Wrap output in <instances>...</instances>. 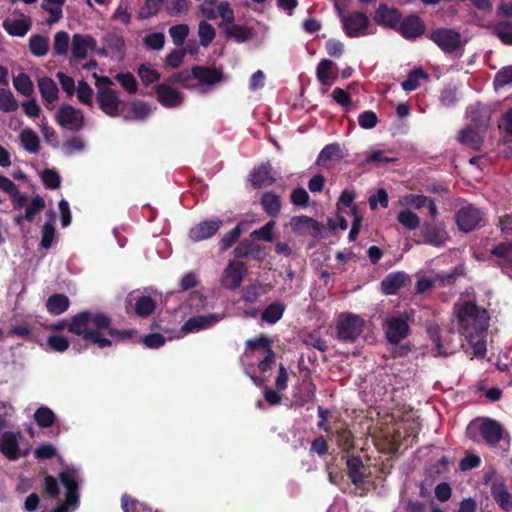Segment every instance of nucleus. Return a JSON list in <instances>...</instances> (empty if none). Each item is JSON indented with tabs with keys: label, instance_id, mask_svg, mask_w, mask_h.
<instances>
[{
	"label": "nucleus",
	"instance_id": "nucleus-1",
	"mask_svg": "<svg viewBox=\"0 0 512 512\" xmlns=\"http://www.w3.org/2000/svg\"><path fill=\"white\" fill-rule=\"evenodd\" d=\"M112 325V319L105 313L84 310L75 314L70 322L59 320L50 326V329L56 332L67 329L68 332L81 336L82 339L96 345L100 349L111 347L115 342H121L129 339L134 334V330H119Z\"/></svg>",
	"mask_w": 512,
	"mask_h": 512
},
{
	"label": "nucleus",
	"instance_id": "nucleus-2",
	"mask_svg": "<svg viewBox=\"0 0 512 512\" xmlns=\"http://www.w3.org/2000/svg\"><path fill=\"white\" fill-rule=\"evenodd\" d=\"M475 426L485 444L491 447L497 446L504 438L505 429L503 426L497 420L485 417L479 419L478 424L471 422L467 427L466 434L474 442L479 441L476 433L473 432Z\"/></svg>",
	"mask_w": 512,
	"mask_h": 512
},
{
	"label": "nucleus",
	"instance_id": "nucleus-3",
	"mask_svg": "<svg viewBox=\"0 0 512 512\" xmlns=\"http://www.w3.org/2000/svg\"><path fill=\"white\" fill-rule=\"evenodd\" d=\"M58 477L66 490L65 501L59 503L51 512H68L69 508H76L79 504L78 471L75 468H66L59 473Z\"/></svg>",
	"mask_w": 512,
	"mask_h": 512
},
{
	"label": "nucleus",
	"instance_id": "nucleus-4",
	"mask_svg": "<svg viewBox=\"0 0 512 512\" xmlns=\"http://www.w3.org/2000/svg\"><path fill=\"white\" fill-rule=\"evenodd\" d=\"M427 37L445 54H454L462 47L461 34L451 28H436Z\"/></svg>",
	"mask_w": 512,
	"mask_h": 512
},
{
	"label": "nucleus",
	"instance_id": "nucleus-5",
	"mask_svg": "<svg viewBox=\"0 0 512 512\" xmlns=\"http://www.w3.org/2000/svg\"><path fill=\"white\" fill-rule=\"evenodd\" d=\"M383 330L386 340L393 345L399 344L410 333L408 316L402 314L399 316H388L383 322Z\"/></svg>",
	"mask_w": 512,
	"mask_h": 512
},
{
	"label": "nucleus",
	"instance_id": "nucleus-6",
	"mask_svg": "<svg viewBox=\"0 0 512 512\" xmlns=\"http://www.w3.org/2000/svg\"><path fill=\"white\" fill-rule=\"evenodd\" d=\"M338 339L344 342H354L364 329V321L358 315L341 316L337 326Z\"/></svg>",
	"mask_w": 512,
	"mask_h": 512
},
{
	"label": "nucleus",
	"instance_id": "nucleus-7",
	"mask_svg": "<svg viewBox=\"0 0 512 512\" xmlns=\"http://www.w3.org/2000/svg\"><path fill=\"white\" fill-rule=\"evenodd\" d=\"M484 213L476 206L469 204L456 213V223L460 231L471 232L481 227Z\"/></svg>",
	"mask_w": 512,
	"mask_h": 512
},
{
	"label": "nucleus",
	"instance_id": "nucleus-8",
	"mask_svg": "<svg viewBox=\"0 0 512 512\" xmlns=\"http://www.w3.org/2000/svg\"><path fill=\"white\" fill-rule=\"evenodd\" d=\"M172 85L167 78L164 82L154 86L157 101L166 108L179 107L184 101L183 94Z\"/></svg>",
	"mask_w": 512,
	"mask_h": 512
},
{
	"label": "nucleus",
	"instance_id": "nucleus-9",
	"mask_svg": "<svg viewBox=\"0 0 512 512\" xmlns=\"http://www.w3.org/2000/svg\"><path fill=\"white\" fill-rule=\"evenodd\" d=\"M247 266L241 261H230L225 267L222 277L221 286L228 290H236L241 286Z\"/></svg>",
	"mask_w": 512,
	"mask_h": 512
},
{
	"label": "nucleus",
	"instance_id": "nucleus-10",
	"mask_svg": "<svg viewBox=\"0 0 512 512\" xmlns=\"http://www.w3.org/2000/svg\"><path fill=\"white\" fill-rule=\"evenodd\" d=\"M56 120L59 125L72 131H79L84 126L82 112L69 104H63L59 107Z\"/></svg>",
	"mask_w": 512,
	"mask_h": 512
},
{
	"label": "nucleus",
	"instance_id": "nucleus-11",
	"mask_svg": "<svg viewBox=\"0 0 512 512\" xmlns=\"http://www.w3.org/2000/svg\"><path fill=\"white\" fill-rule=\"evenodd\" d=\"M96 100L99 108L110 117H118L120 115L121 101L117 92L109 87H99Z\"/></svg>",
	"mask_w": 512,
	"mask_h": 512
},
{
	"label": "nucleus",
	"instance_id": "nucleus-12",
	"mask_svg": "<svg viewBox=\"0 0 512 512\" xmlns=\"http://www.w3.org/2000/svg\"><path fill=\"white\" fill-rule=\"evenodd\" d=\"M342 23L345 34L350 38L367 34L369 19L364 13L354 12L344 17Z\"/></svg>",
	"mask_w": 512,
	"mask_h": 512
},
{
	"label": "nucleus",
	"instance_id": "nucleus-13",
	"mask_svg": "<svg viewBox=\"0 0 512 512\" xmlns=\"http://www.w3.org/2000/svg\"><path fill=\"white\" fill-rule=\"evenodd\" d=\"M236 259L250 258L256 261H263L266 257L265 247L255 243L251 239H244L233 250Z\"/></svg>",
	"mask_w": 512,
	"mask_h": 512
},
{
	"label": "nucleus",
	"instance_id": "nucleus-14",
	"mask_svg": "<svg viewBox=\"0 0 512 512\" xmlns=\"http://www.w3.org/2000/svg\"><path fill=\"white\" fill-rule=\"evenodd\" d=\"M0 452L10 461H16L21 456L28 455V450L23 453L20 452L18 434L6 431L0 437Z\"/></svg>",
	"mask_w": 512,
	"mask_h": 512
},
{
	"label": "nucleus",
	"instance_id": "nucleus-15",
	"mask_svg": "<svg viewBox=\"0 0 512 512\" xmlns=\"http://www.w3.org/2000/svg\"><path fill=\"white\" fill-rule=\"evenodd\" d=\"M329 434L342 452L348 453L354 449V435L345 422L334 423L333 430Z\"/></svg>",
	"mask_w": 512,
	"mask_h": 512
},
{
	"label": "nucleus",
	"instance_id": "nucleus-16",
	"mask_svg": "<svg viewBox=\"0 0 512 512\" xmlns=\"http://www.w3.org/2000/svg\"><path fill=\"white\" fill-rule=\"evenodd\" d=\"M223 222L220 219L205 220L189 230V238L193 242H199L213 237L221 228Z\"/></svg>",
	"mask_w": 512,
	"mask_h": 512
},
{
	"label": "nucleus",
	"instance_id": "nucleus-17",
	"mask_svg": "<svg viewBox=\"0 0 512 512\" xmlns=\"http://www.w3.org/2000/svg\"><path fill=\"white\" fill-rule=\"evenodd\" d=\"M400 34L407 40H415L425 33V23L418 15L406 16L399 25Z\"/></svg>",
	"mask_w": 512,
	"mask_h": 512
},
{
	"label": "nucleus",
	"instance_id": "nucleus-18",
	"mask_svg": "<svg viewBox=\"0 0 512 512\" xmlns=\"http://www.w3.org/2000/svg\"><path fill=\"white\" fill-rule=\"evenodd\" d=\"M347 473L351 482L361 487L368 478V467H366L359 456L349 455L346 460Z\"/></svg>",
	"mask_w": 512,
	"mask_h": 512
},
{
	"label": "nucleus",
	"instance_id": "nucleus-19",
	"mask_svg": "<svg viewBox=\"0 0 512 512\" xmlns=\"http://www.w3.org/2000/svg\"><path fill=\"white\" fill-rule=\"evenodd\" d=\"M423 242L434 246H441L448 239V233L442 224L425 222L421 227Z\"/></svg>",
	"mask_w": 512,
	"mask_h": 512
},
{
	"label": "nucleus",
	"instance_id": "nucleus-20",
	"mask_svg": "<svg viewBox=\"0 0 512 512\" xmlns=\"http://www.w3.org/2000/svg\"><path fill=\"white\" fill-rule=\"evenodd\" d=\"M133 304V312L140 318H147L155 312L157 307L156 300L150 296L138 295L135 296L133 293L129 294L127 303Z\"/></svg>",
	"mask_w": 512,
	"mask_h": 512
},
{
	"label": "nucleus",
	"instance_id": "nucleus-21",
	"mask_svg": "<svg viewBox=\"0 0 512 512\" xmlns=\"http://www.w3.org/2000/svg\"><path fill=\"white\" fill-rule=\"evenodd\" d=\"M193 75L200 85L212 86L222 82L224 73L221 68L201 65L193 66Z\"/></svg>",
	"mask_w": 512,
	"mask_h": 512
},
{
	"label": "nucleus",
	"instance_id": "nucleus-22",
	"mask_svg": "<svg viewBox=\"0 0 512 512\" xmlns=\"http://www.w3.org/2000/svg\"><path fill=\"white\" fill-rule=\"evenodd\" d=\"M290 227L298 234H311L317 236L322 229V224L309 216H294L290 220Z\"/></svg>",
	"mask_w": 512,
	"mask_h": 512
},
{
	"label": "nucleus",
	"instance_id": "nucleus-23",
	"mask_svg": "<svg viewBox=\"0 0 512 512\" xmlns=\"http://www.w3.org/2000/svg\"><path fill=\"white\" fill-rule=\"evenodd\" d=\"M410 283V277L405 272H392L386 275L381 283V291L385 295H395L402 287Z\"/></svg>",
	"mask_w": 512,
	"mask_h": 512
},
{
	"label": "nucleus",
	"instance_id": "nucleus-24",
	"mask_svg": "<svg viewBox=\"0 0 512 512\" xmlns=\"http://www.w3.org/2000/svg\"><path fill=\"white\" fill-rule=\"evenodd\" d=\"M96 48V40L91 35L74 34L72 37L71 51L77 60L87 57L89 50Z\"/></svg>",
	"mask_w": 512,
	"mask_h": 512
},
{
	"label": "nucleus",
	"instance_id": "nucleus-25",
	"mask_svg": "<svg viewBox=\"0 0 512 512\" xmlns=\"http://www.w3.org/2000/svg\"><path fill=\"white\" fill-rule=\"evenodd\" d=\"M491 495L498 506L505 512L512 511V494L503 479H496L491 485Z\"/></svg>",
	"mask_w": 512,
	"mask_h": 512
},
{
	"label": "nucleus",
	"instance_id": "nucleus-26",
	"mask_svg": "<svg viewBox=\"0 0 512 512\" xmlns=\"http://www.w3.org/2000/svg\"><path fill=\"white\" fill-rule=\"evenodd\" d=\"M316 385L313 383L310 373L307 372L299 386L294 391L296 403L303 406L312 402L316 396Z\"/></svg>",
	"mask_w": 512,
	"mask_h": 512
},
{
	"label": "nucleus",
	"instance_id": "nucleus-27",
	"mask_svg": "<svg viewBox=\"0 0 512 512\" xmlns=\"http://www.w3.org/2000/svg\"><path fill=\"white\" fill-rule=\"evenodd\" d=\"M401 13L396 8H389L386 4H380L376 13L375 21L388 28H396L401 21Z\"/></svg>",
	"mask_w": 512,
	"mask_h": 512
},
{
	"label": "nucleus",
	"instance_id": "nucleus-28",
	"mask_svg": "<svg viewBox=\"0 0 512 512\" xmlns=\"http://www.w3.org/2000/svg\"><path fill=\"white\" fill-rule=\"evenodd\" d=\"M218 320L219 318L215 314L193 316L184 323L181 330L184 333L198 332L212 327Z\"/></svg>",
	"mask_w": 512,
	"mask_h": 512
},
{
	"label": "nucleus",
	"instance_id": "nucleus-29",
	"mask_svg": "<svg viewBox=\"0 0 512 512\" xmlns=\"http://www.w3.org/2000/svg\"><path fill=\"white\" fill-rule=\"evenodd\" d=\"M273 169L270 164H262L250 173V181L253 188L270 186L275 182Z\"/></svg>",
	"mask_w": 512,
	"mask_h": 512
},
{
	"label": "nucleus",
	"instance_id": "nucleus-30",
	"mask_svg": "<svg viewBox=\"0 0 512 512\" xmlns=\"http://www.w3.org/2000/svg\"><path fill=\"white\" fill-rule=\"evenodd\" d=\"M38 88L45 106L49 109L58 98V87L53 79L42 77L38 80Z\"/></svg>",
	"mask_w": 512,
	"mask_h": 512
},
{
	"label": "nucleus",
	"instance_id": "nucleus-31",
	"mask_svg": "<svg viewBox=\"0 0 512 512\" xmlns=\"http://www.w3.org/2000/svg\"><path fill=\"white\" fill-rule=\"evenodd\" d=\"M2 27L10 36L24 37L31 28V21L29 18L14 20L6 18L2 22Z\"/></svg>",
	"mask_w": 512,
	"mask_h": 512
},
{
	"label": "nucleus",
	"instance_id": "nucleus-32",
	"mask_svg": "<svg viewBox=\"0 0 512 512\" xmlns=\"http://www.w3.org/2000/svg\"><path fill=\"white\" fill-rule=\"evenodd\" d=\"M345 157V153L338 143L326 145L319 153L316 163L319 166H327L330 161H340Z\"/></svg>",
	"mask_w": 512,
	"mask_h": 512
},
{
	"label": "nucleus",
	"instance_id": "nucleus-33",
	"mask_svg": "<svg viewBox=\"0 0 512 512\" xmlns=\"http://www.w3.org/2000/svg\"><path fill=\"white\" fill-rule=\"evenodd\" d=\"M70 300L65 294L55 293L48 297L46 309L51 315H61L69 309Z\"/></svg>",
	"mask_w": 512,
	"mask_h": 512
},
{
	"label": "nucleus",
	"instance_id": "nucleus-34",
	"mask_svg": "<svg viewBox=\"0 0 512 512\" xmlns=\"http://www.w3.org/2000/svg\"><path fill=\"white\" fill-rule=\"evenodd\" d=\"M46 216L48 220L42 226L40 245L42 248L48 249L52 246L55 238V212L48 210Z\"/></svg>",
	"mask_w": 512,
	"mask_h": 512
},
{
	"label": "nucleus",
	"instance_id": "nucleus-35",
	"mask_svg": "<svg viewBox=\"0 0 512 512\" xmlns=\"http://www.w3.org/2000/svg\"><path fill=\"white\" fill-rule=\"evenodd\" d=\"M457 140L462 145L468 146L475 151H479L483 144L482 137L471 127H466L460 130L457 136Z\"/></svg>",
	"mask_w": 512,
	"mask_h": 512
},
{
	"label": "nucleus",
	"instance_id": "nucleus-36",
	"mask_svg": "<svg viewBox=\"0 0 512 512\" xmlns=\"http://www.w3.org/2000/svg\"><path fill=\"white\" fill-rule=\"evenodd\" d=\"M484 317H487V311L485 309H480L475 302L467 301L465 302L460 309L458 310V318L460 321H467L470 319L477 320Z\"/></svg>",
	"mask_w": 512,
	"mask_h": 512
},
{
	"label": "nucleus",
	"instance_id": "nucleus-37",
	"mask_svg": "<svg viewBox=\"0 0 512 512\" xmlns=\"http://www.w3.org/2000/svg\"><path fill=\"white\" fill-rule=\"evenodd\" d=\"M285 310L286 305L284 303L275 301L263 310L261 320L267 324H275L282 318Z\"/></svg>",
	"mask_w": 512,
	"mask_h": 512
},
{
	"label": "nucleus",
	"instance_id": "nucleus-38",
	"mask_svg": "<svg viewBox=\"0 0 512 512\" xmlns=\"http://www.w3.org/2000/svg\"><path fill=\"white\" fill-rule=\"evenodd\" d=\"M261 206L270 217H276L280 213L281 198L274 192H266L261 197Z\"/></svg>",
	"mask_w": 512,
	"mask_h": 512
},
{
	"label": "nucleus",
	"instance_id": "nucleus-39",
	"mask_svg": "<svg viewBox=\"0 0 512 512\" xmlns=\"http://www.w3.org/2000/svg\"><path fill=\"white\" fill-rule=\"evenodd\" d=\"M150 113L151 108L147 103L143 101H134L130 104V111L123 115V118L126 121H143L150 115Z\"/></svg>",
	"mask_w": 512,
	"mask_h": 512
},
{
	"label": "nucleus",
	"instance_id": "nucleus-40",
	"mask_svg": "<svg viewBox=\"0 0 512 512\" xmlns=\"http://www.w3.org/2000/svg\"><path fill=\"white\" fill-rule=\"evenodd\" d=\"M29 50L36 57L45 56L49 51V39L41 34L31 35L29 38Z\"/></svg>",
	"mask_w": 512,
	"mask_h": 512
},
{
	"label": "nucleus",
	"instance_id": "nucleus-41",
	"mask_svg": "<svg viewBox=\"0 0 512 512\" xmlns=\"http://www.w3.org/2000/svg\"><path fill=\"white\" fill-rule=\"evenodd\" d=\"M21 145L30 153H37L40 150V140L37 134L30 128L20 133Z\"/></svg>",
	"mask_w": 512,
	"mask_h": 512
},
{
	"label": "nucleus",
	"instance_id": "nucleus-42",
	"mask_svg": "<svg viewBox=\"0 0 512 512\" xmlns=\"http://www.w3.org/2000/svg\"><path fill=\"white\" fill-rule=\"evenodd\" d=\"M429 74L424 71L422 68H415L409 72L406 80L402 82L403 90L410 92L414 91L419 87L420 79H428Z\"/></svg>",
	"mask_w": 512,
	"mask_h": 512
},
{
	"label": "nucleus",
	"instance_id": "nucleus-43",
	"mask_svg": "<svg viewBox=\"0 0 512 512\" xmlns=\"http://www.w3.org/2000/svg\"><path fill=\"white\" fill-rule=\"evenodd\" d=\"M225 35L228 39H233L238 43H242L252 37V32L245 26L232 23L225 30Z\"/></svg>",
	"mask_w": 512,
	"mask_h": 512
},
{
	"label": "nucleus",
	"instance_id": "nucleus-44",
	"mask_svg": "<svg viewBox=\"0 0 512 512\" xmlns=\"http://www.w3.org/2000/svg\"><path fill=\"white\" fill-rule=\"evenodd\" d=\"M493 34L505 45H512V22L500 21L493 27Z\"/></svg>",
	"mask_w": 512,
	"mask_h": 512
},
{
	"label": "nucleus",
	"instance_id": "nucleus-45",
	"mask_svg": "<svg viewBox=\"0 0 512 512\" xmlns=\"http://www.w3.org/2000/svg\"><path fill=\"white\" fill-rule=\"evenodd\" d=\"M243 222L238 223L233 229L225 233L219 241V248L222 252L230 249L240 238L242 234Z\"/></svg>",
	"mask_w": 512,
	"mask_h": 512
},
{
	"label": "nucleus",
	"instance_id": "nucleus-46",
	"mask_svg": "<svg viewBox=\"0 0 512 512\" xmlns=\"http://www.w3.org/2000/svg\"><path fill=\"white\" fill-rule=\"evenodd\" d=\"M193 79H195V76L193 75L192 67L191 70L184 69L172 74L168 77V82H171L172 84L179 83L184 88L193 89L198 86L197 84L192 83Z\"/></svg>",
	"mask_w": 512,
	"mask_h": 512
},
{
	"label": "nucleus",
	"instance_id": "nucleus-47",
	"mask_svg": "<svg viewBox=\"0 0 512 512\" xmlns=\"http://www.w3.org/2000/svg\"><path fill=\"white\" fill-rule=\"evenodd\" d=\"M34 420L38 426L48 428L55 423L56 415L50 408L42 406L35 411Z\"/></svg>",
	"mask_w": 512,
	"mask_h": 512
},
{
	"label": "nucleus",
	"instance_id": "nucleus-48",
	"mask_svg": "<svg viewBox=\"0 0 512 512\" xmlns=\"http://www.w3.org/2000/svg\"><path fill=\"white\" fill-rule=\"evenodd\" d=\"M121 507L123 512H157L144 503H141L129 495H123L121 498Z\"/></svg>",
	"mask_w": 512,
	"mask_h": 512
},
{
	"label": "nucleus",
	"instance_id": "nucleus-49",
	"mask_svg": "<svg viewBox=\"0 0 512 512\" xmlns=\"http://www.w3.org/2000/svg\"><path fill=\"white\" fill-rule=\"evenodd\" d=\"M13 85L15 89L24 96H30L34 90L33 83L26 73H19L14 77Z\"/></svg>",
	"mask_w": 512,
	"mask_h": 512
},
{
	"label": "nucleus",
	"instance_id": "nucleus-50",
	"mask_svg": "<svg viewBox=\"0 0 512 512\" xmlns=\"http://www.w3.org/2000/svg\"><path fill=\"white\" fill-rule=\"evenodd\" d=\"M491 254L507 265H512V242H502L491 249Z\"/></svg>",
	"mask_w": 512,
	"mask_h": 512
},
{
	"label": "nucleus",
	"instance_id": "nucleus-51",
	"mask_svg": "<svg viewBox=\"0 0 512 512\" xmlns=\"http://www.w3.org/2000/svg\"><path fill=\"white\" fill-rule=\"evenodd\" d=\"M198 35L201 46L208 47L213 42L216 36V31L211 24L203 20L199 23Z\"/></svg>",
	"mask_w": 512,
	"mask_h": 512
},
{
	"label": "nucleus",
	"instance_id": "nucleus-52",
	"mask_svg": "<svg viewBox=\"0 0 512 512\" xmlns=\"http://www.w3.org/2000/svg\"><path fill=\"white\" fill-rule=\"evenodd\" d=\"M18 108V102L13 93L4 88H0V110L9 113L14 112Z\"/></svg>",
	"mask_w": 512,
	"mask_h": 512
},
{
	"label": "nucleus",
	"instance_id": "nucleus-53",
	"mask_svg": "<svg viewBox=\"0 0 512 512\" xmlns=\"http://www.w3.org/2000/svg\"><path fill=\"white\" fill-rule=\"evenodd\" d=\"M397 220L408 230H415L419 227L420 219L409 209L401 210L397 215Z\"/></svg>",
	"mask_w": 512,
	"mask_h": 512
},
{
	"label": "nucleus",
	"instance_id": "nucleus-54",
	"mask_svg": "<svg viewBox=\"0 0 512 512\" xmlns=\"http://www.w3.org/2000/svg\"><path fill=\"white\" fill-rule=\"evenodd\" d=\"M69 35L65 31H59L54 36L53 50L56 55H67L69 49Z\"/></svg>",
	"mask_w": 512,
	"mask_h": 512
},
{
	"label": "nucleus",
	"instance_id": "nucleus-55",
	"mask_svg": "<svg viewBox=\"0 0 512 512\" xmlns=\"http://www.w3.org/2000/svg\"><path fill=\"white\" fill-rule=\"evenodd\" d=\"M45 207L44 199L37 195L35 196L30 203L27 205L25 213L23 217L26 218V221L33 222L35 219V215L39 213Z\"/></svg>",
	"mask_w": 512,
	"mask_h": 512
},
{
	"label": "nucleus",
	"instance_id": "nucleus-56",
	"mask_svg": "<svg viewBox=\"0 0 512 512\" xmlns=\"http://www.w3.org/2000/svg\"><path fill=\"white\" fill-rule=\"evenodd\" d=\"M138 75L146 86L158 81L161 77L160 73L148 64H141L138 67Z\"/></svg>",
	"mask_w": 512,
	"mask_h": 512
},
{
	"label": "nucleus",
	"instance_id": "nucleus-57",
	"mask_svg": "<svg viewBox=\"0 0 512 512\" xmlns=\"http://www.w3.org/2000/svg\"><path fill=\"white\" fill-rule=\"evenodd\" d=\"M165 9L170 16H179L189 9L188 0H166Z\"/></svg>",
	"mask_w": 512,
	"mask_h": 512
},
{
	"label": "nucleus",
	"instance_id": "nucleus-58",
	"mask_svg": "<svg viewBox=\"0 0 512 512\" xmlns=\"http://www.w3.org/2000/svg\"><path fill=\"white\" fill-rule=\"evenodd\" d=\"M115 79L128 93H136L138 84L135 76L130 72H120L116 75Z\"/></svg>",
	"mask_w": 512,
	"mask_h": 512
},
{
	"label": "nucleus",
	"instance_id": "nucleus-59",
	"mask_svg": "<svg viewBox=\"0 0 512 512\" xmlns=\"http://www.w3.org/2000/svg\"><path fill=\"white\" fill-rule=\"evenodd\" d=\"M189 34V27L186 24H178L169 28V35L176 46H181Z\"/></svg>",
	"mask_w": 512,
	"mask_h": 512
},
{
	"label": "nucleus",
	"instance_id": "nucleus-60",
	"mask_svg": "<svg viewBox=\"0 0 512 512\" xmlns=\"http://www.w3.org/2000/svg\"><path fill=\"white\" fill-rule=\"evenodd\" d=\"M42 181L46 188L54 190L60 187L61 178L57 171L54 169L46 168L41 174Z\"/></svg>",
	"mask_w": 512,
	"mask_h": 512
},
{
	"label": "nucleus",
	"instance_id": "nucleus-61",
	"mask_svg": "<svg viewBox=\"0 0 512 512\" xmlns=\"http://www.w3.org/2000/svg\"><path fill=\"white\" fill-rule=\"evenodd\" d=\"M217 14L218 17L222 18L221 23H219V27H223V24H232L235 20L234 11L227 1H222L218 4Z\"/></svg>",
	"mask_w": 512,
	"mask_h": 512
},
{
	"label": "nucleus",
	"instance_id": "nucleus-62",
	"mask_svg": "<svg viewBox=\"0 0 512 512\" xmlns=\"http://www.w3.org/2000/svg\"><path fill=\"white\" fill-rule=\"evenodd\" d=\"M512 84V66L501 68L494 77L493 85L496 89Z\"/></svg>",
	"mask_w": 512,
	"mask_h": 512
},
{
	"label": "nucleus",
	"instance_id": "nucleus-63",
	"mask_svg": "<svg viewBox=\"0 0 512 512\" xmlns=\"http://www.w3.org/2000/svg\"><path fill=\"white\" fill-rule=\"evenodd\" d=\"M333 61L329 59H323L319 62L317 66V79L322 84H327L329 80L332 78L331 69L333 67Z\"/></svg>",
	"mask_w": 512,
	"mask_h": 512
},
{
	"label": "nucleus",
	"instance_id": "nucleus-64",
	"mask_svg": "<svg viewBox=\"0 0 512 512\" xmlns=\"http://www.w3.org/2000/svg\"><path fill=\"white\" fill-rule=\"evenodd\" d=\"M92 95L93 90L85 80H80L77 87V98L78 100L87 105L92 106Z\"/></svg>",
	"mask_w": 512,
	"mask_h": 512
}]
</instances>
